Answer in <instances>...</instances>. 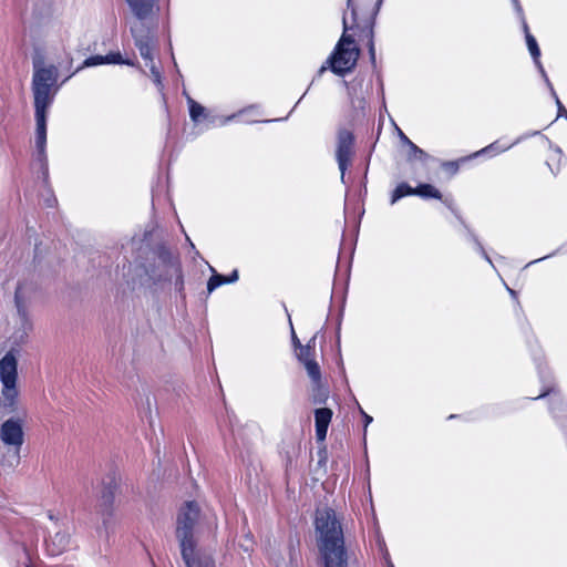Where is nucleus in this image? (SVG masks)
Wrapping results in <instances>:
<instances>
[{"label": "nucleus", "mask_w": 567, "mask_h": 567, "mask_svg": "<svg viewBox=\"0 0 567 567\" xmlns=\"http://www.w3.org/2000/svg\"><path fill=\"white\" fill-rule=\"evenodd\" d=\"M175 278V287L183 290L184 280L177 255L165 246H158L145 265H138L133 270L131 285L133 289H154Z\"/></svg>", "instance_id": "nucleus-1"}, {"label": "nucleus", "mask_w": 567, "mask_h": 567, "mask_svg": "<svg viewBox=\"0 0 567 567\" xmlns=\"http://www.w3.org/2000/svg\"><path fill=\"white\" fill-rule=\"evenodd\" d=\"M315 525L322 567H348L350 555L346 548L343 529L336 512L328 507L318 509Z\"/></svg>", "instance_id": "nucleus-2"}, {"label": "nucleus", "mask_w": 567, "mask_h": 567, "mask_svg": "<svg viewBox=\"0 0 567 567\" xmlns=\"http://www.w3.org/2000/svg\"><path fill=\"white\" fill-rule=\"evenodd\" d=\"M59 71L55 65H45L42 60L33 61L32 93L34 114L47 115L59 90L56 86Z\"/></svg>", "instance_id": "nucleus-3"}, {"label": "nucleus", "mask_w": 567, "mask_h": 567, "mask_svg": "<svg viewBox=\"0 0 567 567\" xmlns=\"http://www.w3.org/2000/svg\"><path fill=\"white\" fill-rule=\"evenodd\" d=\"M343 33L339 39L332 54L318 71L321 76L328 69L337 75H344L352 71L360 55V49L355 45L352 35L348 34L349 25L346 16L342 18Z\"/></svg>", "instance_id": "nucleus-4"}, {"label": "nucleus", "mask_w": 567, "mask_h": 567, "mask_svg": "<svg viewBox=\"0 0 567 567\" xmlns=\"http://www.w3.org/2000/svg\"><path fill=\"white\" fill-rule=\"evenodd\" d=\"M0 382L2 384L0 408H3L8 413L18 412V359L12 350L0 359Z\"/></svg>", "instance_id": "nucleus-5"}, {"label": "nucleus", "mask_w": 567, "mask_h": 567, "mask_svg": "<svg viewBox=\"0 0 567 567\" xmlns=\"http://www.w3.org/2000/svg\"><path fill=\"white\" fill-rule=\"evenodd\" d=\"M200 530V511L196 502H187L177 515L176 538L179 546L194 544Z\"/></svg>", "instance_id": "nucleus-6"}, {"label": "nucleus", "mask_w": 567, "mask_h": 567, "mask_svg": "<svg viewBox=\"0 0 567 567\" xmlns=\"http://www.w3.org/2000/svg\"><path fill=\"white\" fill-rule=\"evenodd\" d=\"M135 45L140 51L141 56L145 60L146 65L150 66L151 73L156 84H161V73L154 64V51L156 49V40L154 34L144 27L142 21L131 27Z\"/></svg>", "instance_id": "nucleus-7"}, {"label": "nucleus", "mask_w": 567, "mask_h": 567, "mask_svg": "<svg viewBox=\"0 0 567 567\" xmlns=\"http://www.w3.org/2000/svg\"><path fill=\"white\" fill-rule=\"evenodd\" d=\"M49 518L52 526L48 528L49 537L45 539V547L50 555L58 556L71 547V526L68 522L59 520L51 513Z\"/></svg>", "instance_id": "nucleus-8"}, {"label": "nucleus", "mask_w": 567, "mask_h": 567, "mask_svg": "<svg viewBox=\"0 0 567 567\" xmlns=\"http://www.w3.org/2000/svg\"><path fill=\"white\" fill-rule=\"evenodd\" d=\"M23 417H10L0 426V440L13 450L17 463L20 458V450L24 443Z\"/></svg>", "instance_id": "nucleus-9"}, {"label": "nucleus", "mask_w": 567, "mask_h": 567, "mask_svg": "<svg viewBox=\"0 0 567 567\" xmlns=\"http://www.w3.org/2000/svg\"><path fill=\"white\" fill-rule=\"evenodd\" d=\"M37 289V286L31 280H22L18 282L16 293H14V302L18 316L21 320V323L23 326V336H21V339H23L24 336H27L28 331L31 330V321L29 319L28 313V303L31 300L34 291Z\"/></svg>", "instance_id": "nucleus-10"}, {"label": "nucleus", "mask_w": 567, "mask_h": 567, "mask_svg": "<svg viewBox=\"0 0 567 567\" xmlns=\"http://www.w3.org/2000/svg\"><path fill=\"white\" fill-rule=\"evenodd\" d=\"M354 136L351 131L341 128L337 134L336 158L343 181L346 171L353 155Z\"/></svg>", "instance_id": "nucleus-11"}, {"label": "nucleus", "mask_w": 567, "mask_h": 567, "mask_svg": "<svg viewBox=\"0 0 567 567\" xmlns=\"http://www.w3.org/2000/svg\"><path fill=\"white\" fill-rule=\"evenodd\" d=\"M179 548L186 567H215L212 554L199 548L197 542L182 545Z\"/></svg>", "instance_id": "nucleus-12"}, {"label": "nucleus", "mask_w": 567, "mask_h": 567, "mask_svg": "<svg viewBox=\"0 0 567 567\" xmlns=\"http://www.w3.org/2000/svg\"><path fill=\"white\" fill-rule=\"evenodd\" d=\"M316 336H313L306 346L299 344L297 357L301 361L307 370L308 375L312 381L318 382L321 378L320 368L313 360L315 354Z\"/></svg>", "instance_id": "nucleus-13"}, {"label": "nucleus", "mask_w": 567, "mask_h": 567, "mask_svg": "<svg viewBox=\"0 0 567 567\" xmlns=\"http://www.w3.org/2000/svg\"><path fill=\"white\" fill-rule=\"evenodd\" d=\"M117 489L118 481L114 474H110L103 478L100 494V507L103 513L107 515L111 514Z\"/></svg>", "instance_id": "nucleus-14"}, {"label": "nucleus", "mask_w": 567, "mask_h": 567, "mask_svg": "<svg viewBox=\"0 0 567 567\" xmlns=\"http://www.w3.org/2000/svg\"><path fill=\"white\" fill-rule=\"evenodd\" d=\"M37 128H35V146H37V158L41 162L44 175L48 174L47 167V154H45V144H47V115L34 114Z\"/></svg>", "instance_id": "nucleus-15"}, {"label": "nucleus", "mask_w": 567, "mask_h": 567, "mask_svg": "<svg viewBox=\"0 0 567 567\" xmlns=\"http://www.w3.org/2000/svg\"><path fill=\"white\" fill-rule=\"evenodd\" d=\"M514 7H515V10L517 11L518 14L523 16V8L519 3V0H512ZM522 20H523V28H524V32H525V38H526V44H527V48H528V51L536 64V66L538 68L542 76L544 79L548 78L544 68H543V64L539 60V56H540V50H539V47L537 44V41L536 39L529 33V30H528V25L524 19V17H522Z\"/></svg>", "instance_id": "nucleus-16"}, {"label": "nucleus", "mask_w": 567, "mask_h": 567, "mask_svg": "<svg viewBox=\"0 0 567 567\" xmlns=\"http://www.w3.org/2000/svg\"><path fill=\"white\" fill-rule=\"evenodd\" d=\"M132 13L144 21L153 17L158 11V0H125Z\"/></svg>", "instance_id": "nucleus-17"}, {"label": "nucleus", "mask_w": 567, "mask_h": 567, "mask_svg": "<svg viewBox=\"0 0 567 567\" xmlns=\"http://www.w3.org/2000/svg\"><path fill=\"white\" fill-rule=\"evenodd\" d=\"M332 411L328 408L317 409L315 411L316 420V436L318 441H324L328 432V426L331 422Z\"/></svg>", "instance_id": "nucleus-18"}, {"label": "nucleus", "mask_w": 567, "mask_h": 567, "mask_svg": "<svg viewBox=\"0 0 567 567\" xmlns=\"http://www.w3.org/2000/svg\"><path fill=\"white\" fill-rule=\"evenodd\" d=\"M210 270L213 271V276L209 278L207 282V290L209 293L213 292L223 284H233L238 280L237 270H234L228 277L217 274L213 267H210Z\"/></svg>", "instance_id": "nucleus-19"}, {"label": "nucleus", "mask_w": 567, "mask_h": 567, "mask_svg": "<svg viewBox=\"0 0 567 567\" xmlns=\"http://www.w3.org/2000/svg\"><path fill=\"white\" fill-rule=\"evenodd\" d=\"M300 563L299 550L295 546H289L285 557L276 561L277 567H298Z\"/></svg>", "instance_id": "nucleus-20"}, {"label": "nucleus", "mask_w": 567, "mask_h": 567, "mask_svg": "<svg viewBox=\"0 0 567 567\" xmlns=\"http://www.w3.org/2000/svg\"><path fill=\"white\" fill-rule=\"evenodd\" d=\"M414 195L421 196L423 198L442 199L440 190L431 184H421L414 188Z\"/></svg>", "instance_id": "nucleus-21"}, {"label": "nucleus", "mask_w": 567, "mask_h": 567, "mask_svg": "<svg viewBox=\"0 0 567 567\" xmlns=\"http://www.w3.org/2000/svg\"><path fill=\"white\" fill-rule=\"evenodd\" d=\"M187 103L189 106V116L193 122H199L202 117H206V110L203 105L197 103L190 96H187Z\"/></svg>", "instance_id": "nucleus-22"}, {"label": "nucleus", "mask_w": 567, "mask_h": 567, "mask_svg": "<svg viewBox=\"0 0 567 567\" xmlns=\"http://www.w3.org/2000/svg\"><path fill=\"white\" fill-rule=\"evenodd\" d=\"M414 188H412L406 183H401L396 186V188L392 193L391 197V204H395L400 198L406 196V195H414Z\"/></svg>", "instance_id": "nucleus-23"}, {"label": "nucleus", "mask_w": 567, "mask_h": 567, "mask_svg": "<svg viewBox=\"0 0 567 567\" xmlns=\"http://www.w3.org/2000/svg\"><path fill=\"white\" fill-rule=\"evenodd\" d=\"M106 55H93V56H90L87 59L84 60L83 64L78 68L76 71H80L84 68H91V66H96V65H101V64H106Z\"/></svg>", "instance_id": "nucleus-24"}, {"label": "nucleus", "mask_w": 567, "mask_h": 567, "mask_svg": "<svg viewBox=\"0 0 567 567\" xmlns=\"http://www.w3.org/2000/svg\"><path fill=\"white\" fill-rule=\"evenodd\" d=\"M544 80H545V82H546L547 86H548V87H549V90H550V94H551V96L555 99V102H556V104H557V107H558V116H565V117L567 118V111H566V109L564 107V105L561 104L560 100L558 99V96H557V94H556V92H555V90H554V87H553V84L550 83V81H549V79H548V78H546V79H544Z\"/></svg>", "instance_id": "nucleus-25"}, {"label": "nucleus", "mask_w": 567, "mask_h": 567, "mask_svg": "<svg viewBox=\"0 0 567 567\" xmlns=\"http://www.w3.org/2000/svg\"><path fill=\"white\" fill-rule=\"evenodd\" d=\"M373 38H374L373 25H371V28L369 30L368 49H369V54H370V59H371L372 64L375 63V47H374V39Z\"/></svg>", "instance_id": "nucleus-26"}, {"label": "nucleus", "mask_w": 567, "mask_h": 567, "mask_svg": "<svg viewBox=\"0 0 567 567\" xmlns=\"http://www.w3.org/2000/svg\"><path fill=\"white\" fill-rule=\"evenodd\" d=\"M409 146L411 150V153H410L411 157L423 159L426 156L425 152L423 150H421L419 146H416L414 143H410Z\"/></svg>", "instance_id": "nucleus-27"}, {"label": "nucleus", "mask_w": 567, "mask_h": 567, "mask_svg": "<svg viewBox=\"0 0 567 567\" xmlns=\"http://www.w3.org/2000/svg\"><path fill=\"white\" fill-rule=\"evenodd\" d=\"M106 64H118V63H127L130 64L128 62H125L122 60V56L120 53H110V54H106Z\"/></svg>", "instance_id": "nucleus-28"}, {"label": "nucleus", "mask_w": 567, "mask_h": 567, "mask_svg": "<svg viewBox=\"0 0 567 567\" xmlns=\"http://www.w3.org/2000/svg\"><path fill=\"white\" fill-rule=\"evenodd\" d=\"M511 146L512 145L499 147L498 143L496 142V143H492L491 145L486 146L480 153H487V152H491V151H496V152L501 153V152H504V151L508 150Z\"/></svg>", "instance_id": "nucleus-29"}, {"label": "nucleus", "mask_w": 567, "mask_h": 567, "mask_svg": "<svg viewBox=\"0 0 567 567\" xmlns=\"http://www.w3.org/2000/svg\"><path fill=\"white\" fill-rule=\"evenodd\" d=\"M471 237L473 239V241L475 243L478 251L482 254V256L489 262L492 264V260L491 258L488 257L487 252L485 251V249L483 248L482 244L480 243V240L477 239V237L471 233Z\"/></svg>", "instance_id": "nucleus-30"}, {"label": "nucleus", "mask_w": 567, "mask_h": 567, "mask_svg": "<svg viewBox=\"0 0 567 567\" xmlns=\"http://www.w3.org/2000/svg\"><path fill=\"white\" fill-rule=\"evenodd\" d=\"M51 6H52V0H47L43 11H40L39 14L42 16V14L49 13L51 10Z\"/></svg>", "instance_id": "nucleus-31"}, {"label": "nucleus", "mask_w": 567, "mask_h": 567, "mask_svg": "<svg viewBox=\"0 0 567 567\" xmlns=\"http://www.w3.org/2000/svg\"><path fill=\"white\" fill-rule=\"evenodd\" d=\"M361 413H362V415L364 417V425L367 427L372 422V416L367 414L363 410H361Z\"/></svg>", "instance_id": "nucleus-32"}, {"label": "nucleus", "mask_w": 567, "mask_h": 567, "mask_svg": "<svg viewBox=\"0 0 567 567\" xmlns=\"http://www.w3.org/2000/svg\"><path fill=\"white\" fill-rule=\"evenodd\" d=\"M292 343H293L295 348L299 350V344H301V343H300L299 339L297 338L293 330H292Z\"/></svg>", "instance_id": "nucleus-33"}, {"label": "nucleus", "mask_w": 567, "mask_h": 567, "mask_svg": "<svg viewBox=\"0 0 567 567\" xmlns=\"http://www.w3.org/2000/svg\"><path fill=\"white\" fill-rule=\"evenodd\" d=\"M442 200H443V203H444V204H445L450 209H453V199H452V198L446 197V198H444V199H442Z\"/></svg>", "instance_id": "nucleus-34"}, {"label": "nucleus", "mask_w": 567, "mask_h": 567, "mask_svg": "<svg viewBox=\"0 0 567 567\" xmlns=\"http://www.w3.org/2000/svg\"><path fill=\"white\" fill-rule=\"evenodd\" d=\"M444 166L453 169V171H457V164L455 162H449V163H445Z\"/></svg>", "instance_id": "nucleus-35"}, {"label": "nucleus", "mask_w": 567, "mask_h": 567, "mask_svg": "<svg viewBox=\"0 0 567 567\" xmlns=\"http://www.w3.org/2000/svg\"><path fill=\"white\" fill-rule=\"evenodd\" d=\"M400 137H401V141L403 143H405L406 145H410V143H412L402 132H400Z\"/></svg>", "instance_id": "nucleus-36"}, {"label": "nucleus", "mask_w": 567, "mask_h": 567, "mask_svg": "<svg viewBox=\"0 0 567 567\" xmlns=\"http://www.w3.org/2000/svg\"><path fill=\"white\" fill-rule=\"evenodd\" d=\"M237 115L236 114H233L230 116H227L225 117L223 121H221V124H226L228 123L229 121L234 120Z\"/></svg>", "instance_id": "nucleus-37"}, {"label": "nucleus", "mask_w": 567, "mask_h": 567, "mask_svg": "<svg viewBox=\"0 0 567 567\" xmlns=\"http://www.w3.org/2000/svg\"><path fill=\"white\" fill-rule=\"evenodd\" d=\"M348 8H351L353 20H355L357 11L354 8L351 7V0H348Z\"/></svg>", "instance_id": "nucleus-38"}, {"label": "nucleus", "mask_w": 567, "mask_h": 567, "mask_svg": "<svg viewBox=\"0 0 567 567\" xmlns=\"http://www.w3.org/2000/svg\"><path fill=\"white\" fill-rule=\"evenodd\" d=\"M385 561H386V567H394L393 563L389 558V554L388 553L385 554Z\"/></svg>", "instance_id": "nucleus-39"}, {"label": "nucleus", "mask_w": 567, "mask_h": 567, "mask_svg": "<svg viewBox=\"0 0 567 567\" xmlns=\"http://www.w3.org/2000/svg\"><path fill=\"white\" fill-rule=\"evenodd\" d=\"M507 290H508L509 295H511L513 298H516V291H515V290H513V289H511V288H508V287H507Z\"/></svg>", "instance_id": "nucleus-40"}, {"label": "nucleus", "mask_w": 567, "mask_h": 567, "mask_svg": "<svg viewBox=\"0 0 567 567\" xmlns=\"http://www.w3.org/2000/svg\"><path fill=\"white\" fill-rule=\"evenodd\" d=\"M555 401H558V399H557V398H553L551 411H553L554 413H555V409H556V408H555V405H554V404H555Z\"/></svg>", "instance_id": "nucleus-41"}, {"label": "nucleus", "mask_w": 567, "mask_h": 567, "mask_svg": "<svg viewBox=\"0 0 567 567\" xmlns=\"http://www.w3.org/2000/svg\"><path fill=\"white\" fill-rule=\"evenodd\" d=\"M209 524L216 527V517L214 515L212 516V522Z\"/></svg>", "instance_id": "nucleus-42"}, {"label": "nucleus", "mask_w": 567, "mask_h": 567, "mask_svg": "<svg viewBox=\"0 0 567 567\" xmlns=\"http://www.w3.org/2000/svg\"><path fill=\"white\" fill-rule=\"evenodd\" d=\"M382 1L383 0H378V3H377L378 8L381 6Z\"/></svg>", "instance_id": "nucleus-43"}, {"label": "nucleus", "mask_w": 567, "mask_h": 567, "mask_svg": "<svg viewBox=\"0 0 567 567\" xmlns=\"http://www.w3.org/2000/svg\"><path fill=\"white\" fill-rule=\"evenodd\" d=\"M547 393H543V394H539V398H543L544 395H546ZM538 399V396L536 398Z\"/></svg>", "instance_id": "nucleus-44"}, {"label": "nucleus", "mask_w": 567, "mask_h": 567, "mask_svg": "<svg viewBox=\"0 0 567 567\" xmlns=\"http://www.w3.org/2000/svg\"><path fill=\"white\" fill-rule=\"evenodd\" d=\"M545 258H546V257H544V259H545ZM542 260H543V258H538V259H537V261H542ZM534 262H536V260H535Z\"/></svg>", "instance_id": "nucleus-45"}]
</instances>
